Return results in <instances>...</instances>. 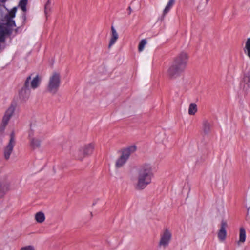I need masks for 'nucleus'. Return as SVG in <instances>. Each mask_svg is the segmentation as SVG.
<instances>
[{"label": "nucleus", "instance_id": "6ab92c4d", "mask_svg": "<svg viewBox=\"0 0 250 250\" xmlns=\"http://www.w3.org/2000/svg\"><path fill=\"white\" fill-rule=\"evenodd\" d=\"M244 82L245 85L250 91V71H248L244 75Z\"/></svg>", "mask_w": 250, "mask_h": 250}, {"label": "nucleus", "instance_id": "5701e85b", "mask_svg": "<svg viewBox=\"0 0 250 250\" xmlns=\"http://www.w3.org/2000/svg\"><path fill=\"white\" fill-rule=\"evenodd\" d=\"M146 44V41L145 39L142 40L139 44L138 50L139 52H142L144 48L145 45Z\"/></svg>", "mask_w": 250, "mask_h": 250}, {"label": "nucleus", "instance_id": "b1692460", "mask_svg": "<svg viewBox=\"0 0 250 250\" xmlns=\"http://www.w3.org/2000/svg\"><path fill=\"white\" fill-rule=\"evenodd\" d=\"M6 25L9 27H13L16 26L15 21L11 18H8L7 20Z\"/></svg>", "mask_w": 250, "mask_h": 250}, {"label": "nucleus", "instance_id": "4468645a", "mask_svg": "<svg viewBox=\"0 0 250 250\" xmlns=\"http://www.w3.org/2000/svg\"><path fill=\"white\" fill-rule=\"evenodd\" d=\"M16 106L17 104L15 102L12 103L10 106L6 109L4 113L12 117L15 112Z\"/></svg>", "mask_w": 250, "mask_h": 250}, {"label": "nucleus", "instance_id": "393cba45", "mask_svg": "<svg viewBox=\"0 0 250 250\" xmlns=\"http://www.w3.org/2000/svg\"><path fill=\"white\" fill-rule=\"evenodd\" d=\"M50 5H51V1L50 0H48L46 3L44 7V12L45 14L47 15L48 14V13L50 10Z\"/></svg>", "mask_w": 250, "mask_h": 250}, {"label": "nucleus", "instance_id": "1a4fd4ad", "mask_svg": "<svg viewBox=\"0 0 250 250\" xmlns=\"http://www.w3.org/2000/svg\"><path fill=\"white\" fill-rule=\"evenodd\" d=\"M227 227V222L224 220L222 221L220 229L218 233V237L221 241H224L226 239L227 235L226 229Z\"/></svg>", "mask_w": 250, "mask_h": 250}, {"label": "nucleus", "instance_id": "ddd939ff", "mask_svg": "<svg viewBox=\"0 0 250 250\" xmlns=\"http://www.w3.org/2000/svg\"><path fill=\"white\" fill-rule=\"evenodd\" d=\"M10 185L8 183L4 182L0 184V198L2 197L9 190Z\"/></svg>", "mask_w": 250, "mask_h": 250}, {"label": "nucleus", "instance_id": "4be33fe9", "mask_svg": "<svg viewBox=\"0 0 250 250\" xmlns=\"http://www.w3.org/2000/svg\"><path fill=\"white\" fill-rule=\"evenodd\" d=\"M210 125L207 121H204L203 124V129L205 133H208L210 130Z\"/></svg>", "mask_w": 250, "mask_h": 250}, {"label": "nucleus", "instance_id": "c756f323", "mask_svg": "<svg viewBox=\"0 0 250 250\" xmlns=\"http://www.w3.org/2000/svg\"><path fill=\"white\" fill-rule=\"evenodd\" d=\"M209 0H206V2H208L209 1Z\"/></svg>", "mask_w": 250, "mask_h": 250}, {"label": "nucleus", "instance_id": "f03ea898", "mask_svg": "<svg viewBox=\"0 0 250 250\" xmlns=\"http://www.w3.org/2000/svg\"><path fill=\"white\" fill-rule=\"evenodd\" d=\"M188 58L186 53L182 52L179 53L169 65L167 70V75L171 79L180 76L187 66Z\"/></svg>", "mask_w": 250, "mask_h": 250}, {"label": "nucleus", "instance_id": "a211bd4d", "mask_svg": "<svg viewBox=\"0 0 250 250\" xmlns=\"http://www.w3.org/2000/svg\"><path fill=\"white\" fill-rule=\"evenodd\" d=\"M175 0H169L164 11L163 14L165 15L167 14L171 9L175 3Z\"/></svg>", "mask_w": 250, "mask_h": 250}, {"label": "nucleus", "instance_id": "a878e982", "mask_svg": "<svg viewBox=\"0 0 250 250\" xmlns=\"http://www.w3.org/2000/svg\"><path fill=\"white\" fill-rule=\"evenodd\" d=\"M10 138L8 143L15 144L16 141L15 139V133L14 131H12L10 134Z\"/></svg>", "mask_w": 250, "mask_h": 250}, {"label": "nucleus", "instance_id": "0eeeda50", "mask_svg": "<svg viewBox=\"0 0 250 250\" xmlns=\"http://www.w3.org/2000/svg\"><path fill=\"white\" fill-rule=\"evenodd\" d=\"M34 126L32 125H31L30 130L29 132V139L30 140V145L34 149L40 146L42 139L37 136H34Z\"/></svg>", "mask_w": 250, "mask_h": 250}, {"label": "nucleus", "instance_id": "cd10ccee", "mask_svg": "<svg viewBox=\"0 0 250 250\" xmlns=\"http://www.w3.org/2000/svg\"><path fill=\"white\" fill-rule=\"evenodd\" d=\"M11 14V17L12 19L14 18L15 16V12H12L10 13Z\"/></svg>", "mask_w": 250, "mask_h": 250}, {"label": "nucleus", "instance_id": "aec40b11", "mask_svg": "<svg viewBox=\"0 0 250 250\" xmlns=\"http://www.w3.org/2000/svg\"><path fill=\"white\" fill-rule=\"evenodd\" d=\"M246 233L245 229L243 228H240V234H239V242H244L246 240Z\"/></svg>", "mask_w": 250, "mask_h": 250}, {"label": "nucleus", "instance_id": "dca6fc26", "mask_svg": "<svg viewBox=\"0 0 250 250\" xmlns=\"http://www.w3.org/2000/svg\"><path fill=\"white\" fill-rule=\"evenodd\" d=\"M35 218L36 221L39 223H42L45 219L44 214L40 211L37 212L35 215Z\"/></svg>", "mask_w": 250, "mask_h": 250}, {"label": "nucleus", "instance_id": "9b49d317", "mask_svg": "<svg viewBox=\"0 0 250 250\" xmlns=\"http://www.w3.org/2000/svg\"><path fill=\"white\" fill-rule=\"evenodd\" d=\"M15 144L8 143L6 146L3 149V155L6 160L10 158V155L13 150Z\"/></svg>", "mask_w": 250, "mask_h": 250}, {"label": "nucleus", "instance_id": "f257e3e1", "mask_svg": "<svg viewBox=\"0 0 250 250\" xmlns=\"http://www.w3.org/2000/svg\"><path fill=\"white\" fill-rule=\"evenodd\" d=\"M153 169V166L149 163L143 164L139 167L137 182L135 186L137 189H144L151 183L154 177Z\"/></svg>", "mask_w": 250, "mask_h": 250}, {"label": "nucleus", "instance_id": "2eb2a0df", "mask_svg": "<svg viewBox=\"0 0 250 250\" xmlns=\"http://www.w3.org/2000/svg\"><path fill=\"white\" fill-rule=\"evenodd\" d=\"M243 50L244 53L250 59V37L247 39Z\"/></svg>", "mask_w": 250, "mask_h": 250}, {"label": "nucleus", "instance_id": "9d476101", "mask_svg": "<svg viewBox=\"0 0 250 250\" xmlns=\"http://www.w3.org/2000/svg\"><path fill=\"white\" fill-rule=\"evenodd\" d=\"M12 116L5 113L4 114L2 121L0 125V135H2L4 132L5 129L8 124Z\"/></svg>", "mask_w": 250, "mask_h": 250}, {"label": "nucleus", "instance_id": "20e7f679", "mask_svg": "<svg viewBox=\"0 0 250 250\" xmlns=\"http://www.w3.org/2000/svg\"><path fill=\"white\" fill-rule=\"evenodd\" d=\"M61 84V75L57 72H53L50 76L47 86V90L52 94H55Z\"/></svg>", "mask_w": 250, "mask_h": 250}, {"label": "nucleus", "instance_id": "412c9836", "mask_svg": "<svg viewBox=\"0 0 250 250\" xmlns=\"http://www.w3.org/2000/svg\"><path fill=\"white\" fill-rule=\"evenodd\" d=\"M28 0H21L19 3V6L21 8V9L24 11L26 12L27 10L26 5L27 4Z\"/></svg>", "mask_w": 250, "mask_h": 250}, {"label": "nucleus", "instance_id": "bb28decb", "mask_svg": "<svg viewBox=\"0 0 250 250\" xmlns=\"http://www.w3.org/2000/svg\"><path fill=\"white\" fill-rule=\"evenodd\" d=\"M21 250H35V249L33 246H28L22 248Z\"/></svg>", "mask_w": 250, "mask_h": 250}, {"label": "nucleus", "instance_id": "6e6552de", "mask_svg": "<svg viewBox=\"0 0 250 250\" xmlns=\"http://www.w3.org/2000/svg\"><path fill=\"white\" fill-rule=\"evenodd\" d=\"M171 238V232L167 229H166L161 235L159 245L164 247L167 246L168 245Z\"/></svg>", "mask_w": 250, "mask_h": 250}, {"label": "nucleus", "instance_id": "423d86ee", "mask_svg": "<svg viewBox=\"0 0 250 250\" xmlns=\"http://www.w3.org/2000/svg\"><path fill=\"white\" fill-rule=\"evenodd\" d=\"M93 149L94 145L93 144L90 143L86 145L79 150L76 154V158L82 160L85 156L91 154Z\"/></svg>", "mask_w": 250, "mask_h": 250}, {"label": "nucleus", "instance_id": "f8f14e48", "mask_svg": "<svg viewBox=\"0 0 250 250\" xmlns=\"http://www.w3.org/2000/svg\"><path fill=\"white\" fill-rule=\"evenodd\" d=\"M111 32L112 34L109 42V47H111L114 44L119 37L118 34L113 26H111Z\"/></svg>", "mask_w": 250, "mask_h": 250}, {"label": "nucleus", "instance_id": "c85d7f7f", "mask_svg": "<svg viewBox=\"0 0 250 250\" xmlns=\"http://www.w3.org/2000/svg\"><path fill=\"white\" fill-rule=\"evenodd\" d=\"M7 0H0V1L2 2H4L6 1Z\"/></svg>", "mask_w": 250, "mask_h": 250}, {"label": "nucleus", "instance_id": "f3484780", "mask_svg": "<svg viewBox=\"0 0 250 250\" xmlns=\"http://www.w3.org/2000/svg\"><path fill=\"white\" fill-rule=\"evenodd\" d=\"M197 111V105L194 103H192L189 104L188 108V114L190 115H194Z\"/></svg>", "mask_w": 250, "mask_h": 250}, {"label": "nucleus", "instance_id": "7ed1b4c3", "mask_svg": "<svg viewBox=\"0 0 250 250\" xmlns=\"http://www.w3.org/2000/svg\"><path fill=\"white\" fill-rule=\"evenodd\" d=\"M32 75L28 76L26 79L23 86L19 92V97L22 101H25L29 98L31 90L30 87L33 89H36L40 83L39 76L37 75L31 80Z\"/></svg>", "mask_w": 250, "mask_h": 250}, {"label": "nucleus", "instance_id": "39448f33", "mask_svg": "<svg viewBox=\"0 0 250 250\" xmlns=\"http://www.w3.org/2000/svg\"><path fill=\"white\" fill-rule=\"evenodd\" d=\"M136 150V146L134 145L123 149L122 151L121 156L116 161V167L118 168L122 167L126 162L130 154L135 152Z\"/></svg>", "mask_w": 250, "mask_h": 250}]
</instances>
